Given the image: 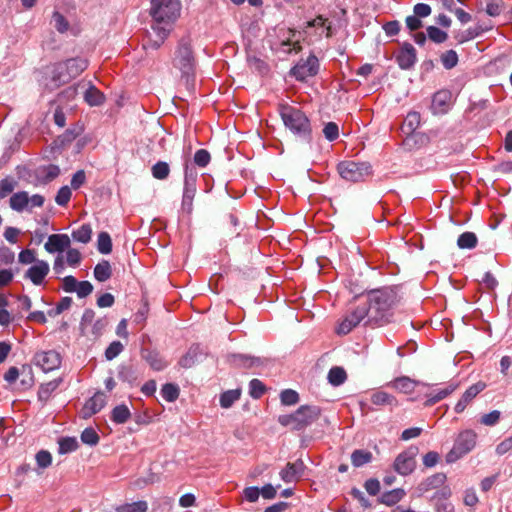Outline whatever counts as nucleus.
Returning a JSON list of instances; mask_svg holds the SVG:
<instances>
[{
  "instance_id": "nucleus-60",
  "label": "nucleus",
  "mask_w": 512,
  "mask_h": 512,
  "mask_svg": "<svg viewBox=\"0 0 512 512\" xmlns=\"http://www.w3.org/2000/svg\"><path fill=\"white\" fill-rule=\"evenodd\" d=\"M323 134L328 141H334L339 136L338 125L334 122H328L323 129Z\"/></svg>"
},
{
  "instance_id": "nucleus-17",
  "label": "nucleus",
  "mask_w": 512,
  "mask_h": 512,
  "mask_svg": "<svg viewBox=\"0 0 512 512\" xmlns=\"http://www.w3.org/2000/svg\"><path fill=\"white\" fill-rule=\"evenodd\" d=\"M486 388V384L484 382H477L471 385L456 403L454 410L456 413H462L468 404L484 389Z\"/></svg>"
},
{
  "instance_id": "nucleus-20",
  "label": "nucleus",
  "mask_w": 512,
  "mask_h": 512,
  "mask_svg": "<svg viewBox=\"0 0 512 512\" xmlns=\"http://www.w3.org/2000/svg\"><path fill=\"white\" fill-rule=\"evenodd\" d=\"M416 50L410 43H405L398 55L396 61L401 69H410L416 62Z\"/></svg>"
},
{
  "instance_id": "nucleus-34",
  "label": "nucleus",
  "mask_w": 512,
  "mask_h": 512,
  "mask_svg": "<svg viewBox=\"0 0 512 512\" xmlns=\"http://www.w3.org/2000/svg\"><path fill=\"white\" fill-rule=\"evenodd\" d=\"M327 378L331 385L340 386L346 381L347 374L342 367L335 366L329 370Z\"/></svg>"
},
{
  "instance_id": "nucleus-18",
  "label": "nucleus",
  "mask_w": 512,
  "mask_h": 512,
  "mask_svg": "<svg viewBox=\"0 0 512 512\" xmlns=\"http://www.w3.org/2000/svg\"><path fill=\"white\" fill-rule=\"evenodd\" d=\"M106 405V395L102 392H97L89 398L84 407L82 408V417L87 419L98 413Z\"/></svg>"
},
{
  "instance_id": "nucleus-55",
  "label": "nucleus",
  "mask_w": 512,
  "mask_h": 512,
  "mask_svg": "<svg viewBox=\"0 0 512 512\" xmlns=\"http://www.w3.org/2000/svg\"><path fill=\"white\" fill-rule=\"evenodd\" d=\"M71 195V188L68 186H63L58 190L57 195L55 197V202L59 206H66L71 199Z\"/></svg>"
},
{
  "instance_id": "nucleus-40",
  "label": "nucleus",
  "mask_w": 512,
  "mask_h": 512,
  "mask_svg": "<svg viewBox=\"0 0 512 512\" xmlns=\"http://www.w3.org/2000/svg\"><path fill=\"white\" fill-rule=\"evenodd\" d=\"M148 505L146 501H137L133 503H125L116 506L117 512H146Z\"/></svg>"
},
{
  "instance_id": "nucleus-64",
  "label": "nucleus",
  "mask_w": 512,
  "mask_h": 512,
  "mask_svg": "<svg viewBox=\"0 0 512 512\" xmlns=\"http://www.w3.org/2000/svg\"><path fill=\"white\" fill-rule=\"evenodd\" d=\"M512 450V435L510 437L505 438L496 446V453L500 456L506 454L507 452Z\"/></svg>"
},
{
  "instance_id": "nucleus-14",
  "label": "nucleus",
  "mask_w": 512,
  "mask_h": 512,
  "mask_svg": "<svg viewBox=\"0 0 512 512\" xmlns=\"http://www.w3.org/2000/svg\"><path fill=\"white\" fill-rule=\"evenodd\" d=\"M452 105V93L449 90L443 89L437 91L432 98L431 109L433 114H445L449 111Z\"/></svg>"
},
{
  "instance_id": "nucleus-37",
  "label": "nucleus",
  "mask_w": 512,
  "mask_h": 512,
  "mask_svg": "<svg viewBox=\"0 0 512 512\" xmlns=\"http://www.w3.org/2000/svg\"><path fill=\"white\" fill-rule=\"evenodd\" d=\"M92 229L89 224H83L78 229L73 230L72 238L74 241L86 244L90 241Z\"/></svg>"
},
{
  "instance_id": "nucleus-54",
  "label": "nucleus",
  "mask_w": 512,
  "mask_h": 512,
  "mask_svg": "<svg viewBox=\"0 0 512 512\" xmlns=\"http://www.w3.org/2000/svg\"><path fill=\"white\" fill-rule=\"evenodd\" d=\"M124 350V345L120 341H113L105 351V357L111 361L116 358Z\"/></svg>"
},
{
  "instance_id": "nucleus-44",
  "label": "nucleus",
  "mask_w": 512,
  "mask_h": 512,
  "mask_svg": "<svg viewBox=\"0 0 512 512\" xmlns=\"http://www.w3.org/2000/svg\"><path fill=\"white\" fill-rule=\"evenodd\" d=\"M446 481V475L444 473H437L428 477L424 483V490L435 489L442 486Z\"/></svg>"
},
{
  "instance_id": "nucleus-56",
  "label": "nucleus",
  "mask_w": 512,
  "mask_h": 512,
  "mask_svg": "<svg viewBox=\"0 0 512 512\" xmlns=\"http://www.w3.org/2000/svg\"><path fill=\"white\" fill-rule=\"evenodd\" d=\"M501 418V412L498 410H493L487 414H484L480 418V423L485 426H495Z\"/></svg>"
},
{
  "instance_id": "nucleus-26",
  "label": "nucleus",
  "mask_w": 512,
  "mask_h": 512,
  "mask_svg": "<svg viewBox=\"0 0 512 512\" xmlns=\"http://www.w3.org/2000/svg\"><path fill=\"white\" fill-rule=\"evenodd\" d=\"M63 62L65 65H67V70L73 79L79 76L84 70H86L89 64L88 60L83 57H75Z\"/></svg>"
},
{
  "instance_id": "nucleus-47",
  "label": "nucleus",
  "mask_w": 512,
  "mask_h": 512,
  "mask_svg": "<svg viewBox=\"0 0 512 512\" xmlns=\"http://www.w3.org/2000/svg\"><path fill=\"white\" fill-rule=\"evenodd\" d=\"M405 495L403 489H394L389 491L382 496V502L386 505L392 506L399 502Z\"/></svg>"
},
{
  "instance_id": "nucleus-53",
  "label": "nucleus",
  "mask_w": 512,
  "mask_h": 512,
  "mask_svg": "<svg viewBox=\"0 0 512 512\" xmlns=\"http://www.w3.org/2000/svg\"><path fill=\"white\" fill-rule=\"evenodd\" d=\"M441 62L446 69L454 68L458 63V55L454 50H448L441 56Z\"/></svg>"
},
{
  "instance_id": "nucleus-61",
  "label": "nucleus",
  "mask_w": 512,
  "mask_h": 512,
  "mask_svg": "<svg viewBox=\"0 0 512 512\" xmlns=\"http://www.w3.org/2000/svg\"><path fill=\"white\" fill-rule=\"evenodd\" d=\"M420 119L418 112H410L405 118L404 125L409 131H414L420 125Z\"/></svg>"
},
{
  "instance_id": "nucleus-27",
  "label": "nucleus",
  "mask_w": 512,
  "mask_h": 512,
  "mask_svg": "<svg viewBox=\"0 0 512 512\" xmlns=\"http://www.w3.org/2000/svg\"><path fill=\"white\" fill-rule=\"evenodd\" d=\"M59 174L60 168L54 164L40 166L36 171L37 178L43 183L51 182L57 178Z\"/></svg>"
},
{
  "instance_id": "nucleus-7",
  "label": "nucleus",
  "mask_w": 512,
  "mask_h": 512,
  "mask_svg": "<svg viewBox=\"0 0 512 512\" xmlns=\"http://www.w3.org/2000/svg\"><path fill=\"white\" fill-rule=\"evenodd\" d=\"M9 204L12 210L21 213L35 207H42L44 197L40 194H34L30 197L26 191H20L10 197Z\"/></svg>"
},
{
  "instance_id": "nucleus-62",
  "label": "nucleus",
  "mask_w": 512,
  "mask_h": 512,
  "mask_svg": "<svg viewBox=\"0 0 512 512\" xmlns=\"http://www.w3.org/2000/svg\"><path fill=\"white\" fill-rule=\"evenodd\" d=\"M72 298L70 297H63L56 305L55 309L53 311L49 312V315L51 316H57L63 313L65 310H68L72 305Z\"/></svg>"
},
{
  "instance_id": "nucleus-22",
  "label": "nucleus",
  "mask_w": 512,
  "mask_h": 512,
  "mask_svg": "<svg viewBox=\"0 0 512 512\" xmlns=\"http://www.w3.org/2000/svg\"><path fill=\"white\" fill-rule=\"evenodd\" d=\"M198 173L189 161L184 164V192L196 193V181Z\"/></svg>"
},
{
  "instance_id": "nucleus-25",
  "label": "nucleus",
  "mask_w": 512,
  "mask_h": 512,
  "mask_svg": "<svg viewBox=\"0 0 512 512\" xmlns=\"http://www.w3.org/2000/svg\"><path fill=\"white\" fill-rule=\"evenodd\" d=\"M457 388V385L454 383H449L443 388H437L431 391L428 395V398L426 400V405L430 406L433 405L442 399L446 398L448 395H450L452 392H454Z\"/></svg>"
},
{
  "instance_id": "nucleus-63",
  "label": "nucleus",
  "mask_w": 512,
  "mask_h": 512,
  "mask_svg": "<svg viewBox=\"0 0 512 512\" xmlns=\"http://www.w3.org/2000/svg\"><path fill=\"white\" fill-rule=\"evenodd\" d=\"M92 291L93 285L89 281H78L77 290H75V292L79 298L87 297Z\"/></svg>"
},
{
  "instance_id": "nucleus-45",
  "label": "nucleus",
  "mask_w": 512,
  "mask_h": 512,
  "mask_svg": "<svg viewBox=\"0 0 512 512\" xmlns=\"http://www.w3.org/2000/svg\"><path fill=\"white\" fill-rule=\"evenodd\" d=\"M198 355V347H191L185 355H183L179 360V365L183 368H190L192 367L196 360Z\"/></svg>"
},
{
  "instance_id": "nucleus-49",
  "label": "nucleus",
  "mask_w": 512,
  "mask_h": 512,
  "mask_svg": "<svg viewBox=\"0 0 512 512\" xmlns=\"http://www.w3.org/2000/svg\"><path fill=\"white\" fill-rule=\"evenodd\" d=\"M266 391V387L259 379H252L249 382V395L254 399H259Z\"/></svg>"
},
{
  "instance_id": "nucleus-1",
  "label": "nucleus",
  "mask_w": 512,
  "mask_h": 512,
  "mask_svg": "<svg viewBox=\"0 0 512 512\" xmlns=\"http://www.w3.org/2000/svg\"><path fill=\"white\" fill-rule=\"evenodd\" d=\"M180 0H151L152 24L146 32L144 49L157 50L165 42L181 14Z\"/></svg>"
},
{
  "instance_id": "nucleus-23",
  "label": "nucleus",
  "mask_w": 512,
  "mask_h": 512,
  "mask_svg": "<svg viewBox=\"0 0 512 512\" xmlns=\"http://www.w3.org/2000/svg\"><path fill=\"white\" fill-rule=\"evenodd\" d=\"M450 496V490L448 488L437 492L434 496L435 499V511L436 512H454V505L448 501Z\"/></svg>"
},
{
  "instance_id": "nucleus-33",
  "label": "nucleus",
  "mask_w": 512,
  "mask_h": 512,
  "mask_svg": "<svg viewBox=\"0 0 512 512\" xmlns=\"http://www.w3.org/2000/svg\"><path fill=\"white\" fill-rule=\"evenodd\" d=\"M130 416V410L126 405H117L111 412V421L115 424H124L128 421Z\"/></svg>"
},
{
  "instance_id": "nucleus-2",
  "label": "nucleus",
  "mask_w": 512,
  "mask_h": 512,
  "mask_svg": "<svg viewBox=\"0 0 512 512\" xmlns=\"http://www.w3.org/2000/svg\"><path fill=\"white\" fill-rule=\"evenodd\" d=\"M367 320L365 324L371 327H381L392 322L394 307L397 301L396 293L390 288L372 290L367 294Z\"/></svg>"
},
{
  "instance_id": "nucleus-16",
  "label": "nucleus",
  "mask_w": 512,
  "mask_h": 512,
  "mask_svg": "<svg viewBox=\"0 0 512 512\" xmlns=\"http://www.w3.org/2000/svg\"><path fill=\"white\" fill-rule=\"evenodd\" d=\"M50 270L48 262L37 260L25 273V277L34 285H41Z\"/></svg>"
},
{
  "instance_id": "nucleus-43",
  "label": "nucleus",
  "mask_w": 512,
  "mask_h": 512,
  "mask_svg": "<svg viewBox=\"0 0 512 512\" xmlns=\"http://www.w3.org/2000/svg\"><path fill=\"white\" fill-rule=\"evenodd\" d=\"M97 249L101 254H109L112 251V240L107 232L99 233Z\"/></svg>"
},
{
  "instance_id": "nucleus-39",
  "label": "nucleus",
  "mask_w": 512,
  "mask_h": 512,
  "mask_svg": "<svg viewBox=\"0 0 512 512\" xmlns=\"http://www.w3.org/2000/svg\"><path fill=\"white\" fill-rule=\"evenodd\" d=\"M59 449L58 452L60 454H68L74 452L79 447L78 441L75 437H63L59 439Z\"/></svg>"
},
{
  "instance_id": "nucleus-31",
  "label": "nucleus",
  "mask_w": 512,
  "mask_h": 512,
  "mask_svg": "<svg viewBox=\"0 0 512 512\" xmlns=\"http://www.w3.org/2000/svg\"><path fill=\"white\" fill-rule=\"evenodd\" d=\"M94 277L99 282L107 281L112 275V268L107 260L100 261L93 271Z\"/></svg>"
},
{
  "instance_id": "nucleus-38",
  "label": "nucleus",
  "mask_w": 512,
  "mask_h": 512,
  "mask_svg": "<svg viewBox=\"0 0 512 512\" xmlns=\"http://www.w3.org/2000/svg\"><path fill=\"white\" fill-rule=\"evenodd\" d=\"M241 396L240 389L227 390L220 395V405L223 408H230Z\"/></svg>"
},
{
  "instance_id": "nucleus-52",
  "label": "nucleus",
  "mask_w": 512,
  "mask_h": 512,
  "mask_svg": "<svg viewBox=\"0 0 512 512\" xmlns=\"http://www.w3.org/2000/svg\"><path fill=\"white\" fill-rule=\"evenodd\" d=\"M17 186V182L11 178L6 177L0 181V199L9 195Z\"/></svg>"
},
{
  "instance_id": "nucleus-58",
  "label": "nucleus",
  "mask_w": 512,
  "mask_h": 512,
  "mask_svg": "<svg viewBox=\"0 0 512 512\" xmlns=\"http://www.w3.org/2000/svg\"><path fill=\"white\" fill-rule=\"evenodd\" d=\"M35 459L38 467L42 469L49 467L52 463V455L47 450H40L36 454Z\"/></svg>"
},
{
  "instance_id": "nucleus-6",
  "label": "nucleus",
  "mask_w": 512,
  "mask_h": 512,
  "mask_svg": "<svg viewBox=\"0 0 512 512\" xmlns=\"http://www.w3.org/2000/svg\"><path fill=\"white\" fill-rule=\"evenodd\" d=\"M337 169L343 179L351 182L361 181L371 173L369 164L355 161L340 162Z\"/></svg>"
},
{
  "instance_id": "nucleus-5",
  "label": "nucleus",
  "mask_w": 512,
  "mask_h": 512,
  "mask_svg": "<svg viewBox=\"0 0 512 512\" xmlns=\"http://www.w3.org/2000/svg\"><path fill=\"white\" fill-rule=\"evenodd\" d=\"M174 66L181 71L183 76L189 77L194 74L195 59L190 38L184 37L179 41L175 52Z\"/></svg>"
},
{
  "instance_id": "nucleus-13",
  "label": "nucleus",
  "mask_w": 512,
  "mask_h": 512,
  "mask_svg": "<svg viewBox=\"0 0 512 512\" xmlns=\"http://www.w3.org/2000/svg\"><path fill=\"white\" fill-rule=\"evenodd\" d=\"M294 413H300L296 419L295 430H301L318 419L320 409L317 406L302 405Z\"/></svg>"
},
{
  "instance_id": "nucleus-57",
  "label": "nucleus",
  "mask_w": 512,
  "mask_h": 512,
  "mask_svg": "<svg viewBox=\"0 0 512 512\" xmlns=\"http://www.w3.org/2000/svg\"><path fill=\"white\" fill-rule=\"evenodd\" d=\"M210 159V153L207 150L199 149L195 152L193 161L195 165L204 168L209 164Z\"/></svg>"
},
{
  "instance_id": "nucleus-19",
  "label": "nucleus",
  "mask_w": 512,
  "mask_h": 512,
  "mask_svg": "<svg viewBox=\"0 0 512 512\" xmlns=\"http://www.w3.org/2000/svg\"><path fill=\"white\" fill-rule=\"evenodd\" d=\"M70 243L67 234H52L48 237L44 247L48 253L63 252L70 247Z\"/></svg>"
},
{
  "instance_id": "nucleus-35",
  "label": "nucleus",
  "mask_w": 512,
  "mask_h": 512,
  "mask_svg": "<svg viewBox=\"0 0 512 512\" xmlns=\"http://www.w3.org/2000/svg\"><path fill=\"white\" fill-rule=\"evenodd\" d=\"M51 24L61 34L68 32L70 29L68 20L59 11L53 12Z\"/></svg>"
},
{
  "instance_id": "nucleus-36",
  "label": "nucleus",
  "mask_w": 512,
  "mask_h": 512,
  "mask_svg": "<svg viewBox=\"0 0 512 512\" xmlns=\"http://www.w3.org/2000/svg\"><path fill=\"white\" fill-rule=\"evenodd\" d=\"M372 453L367 450L358 449L351 454V462L354 467H361L372 460Z\"/></svg>"
},
{
  "instance_id": "nucleus-9",
  "label": "nucleus",
  "mask_w": 512,
  "mask_h": 512,
  "mask_svg": "<svg viewBox=\"0 0 512 512\" xmlns=\"http://www.w3.org/2000/svg\"><path fill=\"white\" fill-rule=\"evenodd\" d=\"M66 66L64 62H58L49 68L47 72L48 82L46 83L49 89L59 88L73 79Z\"/></svg>"
},
{
  "instance_id": "nucleus-50",
  "label": "nucleus",
  "mask_w": 512,
  "mask_h": 512,
  "mask_svg": "<svg viewBox=\"0 0 512 512\" xmlns=\"http://www.w3.org/2000/svg\"><path fill=\"white\" fill-rule=\"evenodd\" d=\"M427 35L429 39L435 43H443L448 37L445 31L436 26H429L427 28Z\"/></svg>"
},
{
  "instance_id": "nucleus-12",
  "label": "nucleus",
  "mask_w": 512,
  "mask_h": 512,
  "mask_svg": "<svg viewBox=\"0 0 512 512\" xmlns=\"http://www.w3.org/2000/svg\"><path fill=\"white\" fill-rule=\"evenodd\" d=\"M61 360V355L55 350L39 351L34 355V364L45 373L58 369Z\"/></svg>"
},
{
  "instance_id": "nucleus-21",
  "label": "nucleus",
  "mask_w": 512,
  "mask_h": 512,
  "mask_svg": "<svg viewBox=\"0 0 512 512\" xmlns=\"http://www.w3.org/2000/svg\"><path fill=\"white\" fill-rule=\"evenodd\" d=\"M142 357L155 371H162L168 366V362L155 350H143Z\"/></svg>"
},
{
  "instance_id": "nucleus-30",
  "label": "nucleus",
  "mask_w": 512,
  "mask_h": 512,
  "mask_svg": "<svg viewBox=\"0 0 512 512\" xmlns=\"http://www.w3.org/2000/svg\"><path fill=\"white\" fill-rule=\"evenodd\" d=\"M234 361L244 368L261 367L265 364V359L263 358L244 354L235 355Z\"/></svg>"
},
{
  "instance_id": "nucleus-41",
  "label": "nucleus",
  "mask_w": 512,
  "mask_h": 512,
  "mask_svg": "<svg viewBox=\"0 0 512 512\" xmlns=\"http://www.w3.org/2000/svg\"><path fill=\"white\" fill-rule=\"evenodd\" d=\"M457 245L461 249H472L477 245V236L473 232L462 233L457 240Z\"/></svg>"
},
{
  "instance_id": "nucleus-3",
  "label": "nucleus",
  "mask_w": 512,
  "mask_h": 512,
  "mask_svg": "<svg viewBox=\"0 0 512 512\" xmlns=\"http://www.w3.org/2000/svg\"><path fill=\"white\" fill-rule=\"evenodd\" d=\"M280 116L285 127L295 136L309 142L311 140V123L308 117L300 109L282 105Z\"/></svg>"
},
{
  "instance_id": "nucleus-10",
  "label": "nucleus",
  "mask_w": 512,
  "mask_h": 512,
  "mask_svg": "<svg viewBox=\"0 0 512 512\" xmlns=\"http://www.w3.org/2000/svg\"><path fill=\"white\" fill-rule=\"evenodd\" d=\"M366 305L359 306L353 311L349 312L343 320L339 323L336 332L339 335H346L352 331L358 324H360L365 318L367 319Z\"/></svg>"
},
{
  "instance_id": "nucleus-59",
  "label": "nucleus",
  "mask_w": 512,
  "mask_h": 512,
  "mask_svg": "<svg viewBox=\"0 0 512 512\" xmlns=\"http://www.w3.org/2000/svg\"><path fill=\"white\" fill-rule=\"evenodd\" d=\"M503 9V0H488L486 5V13L489 16L496 17L500 15Z\"/></svg>"
},
{
  "instance_id": "nucleus-29",
  "label": "nucleus",
  "mask_w": 512,
  "mask_h": 512,
  "mask_svg": "<svg viewBox=\"0 0 512 512\" xmlns=\"http://www.w3.org/2000/svg\"><path fill=\"white\" fill-rule=\"evenodd\" d=\"M370 400L376 406H384V405L395 406V405H397L396 398L393 395H391L385 391H382V390L374 391L371 394Z\"/></svg>"
},
{
  "instance_id": "nucleus-48",
  "label": "nucleus",
  "mask_w": 512,
  "mask_h": 512,
  "mask_svg": "<svg viewBox=\"0 0 512 512\" xmlns=\"http://www.w3.org/2000/svg\"><path fill=\"white\" fill-rule=\"evenodd\" d=\"M81 441L89 446H95L99 442V436L92 427L85 428L81 433Z\"/></svg>"
},
{
  "instance_id": "nucleus-11",
  "label": "nucleus",
  "mask_w": 512,
  "mask_h": 512,
  "mask_svg": "<svg viewBox=\"0 0 512 512\" xmlns=\"http://www.w3.org/2000/svg\"><path fill=\"white\" fill-rule=\"evenodd\" d=\"M319 61L316 56L310 55L306 60L298 62L292 69L291 75L297 80L304 81L318 73Z\"/></svg>"
},
{
  "instance_id": "nucleus-51",
  "label": "nucleus",
  "mask_w": 512,
  "mask_h": 512,
  "mask_svg": "<svg viewBox=\"0 0 512 512\" xmlns=\"http://www.w3.org/2000/svg\"><path fill=\"white\" fill-rule=\"evenodd\" d=\"M280 400L283 405L291 406L299 401V395L295 390L285 389L280 394Z\"/></svg>"
},
{
  "instance_id": "nucleus-28",
  "label": "nucleus",
  "mask_w": 512,
  "mask_h": 512,
  "mask_svg": "<svg viewBox=\"0 0 512 512\" xmlns=\"http://www.w3.org/2000/svg\"><path fill=\"white\" fill-rule=\"evenodd\" d=\"M84 100L90 106H99L104 100V94L89 82V86L84 92Z\"/></svg>"
},
{
  "instance_id": "nucleus-46",
  "label": "nucleus",
  "mask_w": 512,
  "mask_h": 512,
  "mask_svg": "<svg viewBox=\"0 0 512 512\" xmlns=\"http://www.w3.org/2000/svg\"><path fill=\"white\" fill-rule=\"evenodd\" d=\"M161 395L166 401L173 402L179 396V388L175 384L167 383L162 386Z\"/></svg>"
},
{
  "instance_id": "nucleus-15",
  "label": "nucleus",
  "mask_w": 512,
  "mask_h": 512,
  "mask_svg": "<svg viewBox=\"0 0 512 512\" xmlns=\"http://www.w3.org/2000/svg\"><path fill=\"white\" fill-rule=\"evenodd\" d=\"M306 466L302 460L293 463H287L286 467L280 471V478L285 483L297 482L304 475Z\"/></svg>"
},
{
  "instance_id": "nucleus-8",
  "label": "nucleus",
  "mask_w": 512,
  "mask_h": 512,
  "mask_svg": "<svg viewBox=\"0 0 512 512\" xmlns=\"http://www.w3.org/2000/svg\"><path fill=\"white\" fill-rule=\"evenodd\" d=\"M417 453L418 449L416 447H409L401 452L394 461V470L402 476L411 474L416 466L415 457Z\"/></svg>"
},
{
  "instance_id": "nucleus-4",
  "label": "nucleus",
  "mask_w": 512,
  "mask_h": 512,
  "mask_svg": "<svg viewBox=\"0 0 512 512\" xmlns=\"http://www.w3.org/2000/svg\"><path fill=\"white\" fill-rule=\"evenodd\" d=\"M477 438V433L472 429L460 431L455 438L452 449L446 456L447 462H455L470 453L476 447Z\"/></svg>"
},
{
  "instance_id": "nucleus-42",
  "label": "nucleus",
  "mask_w": 512,
  "mask_h": 512,
  "mask_svg": "<svg viewBox=\"0 0 512 512\" xmlns=\"http://www.w3.org/2000/svg\"><path fill=\"white\" fill-rule=\"evenodd\" d=\"M151 171L155 179L165 180L169 176L170 167L167 162L158 161L152 166Z\"/></svg>"
},
{
  "instance_id": "nucleus-32",
  "label": "nucleus",
  "mask_w": 512,
  "mask_h": 512,
  "mask_svg": "<svg viewBox=\"0 0 512 512\" xmlns=\"http://www.w3.org/2000/svg\"><path fill=\"white\" fill-rule=\"evenodd\" d=\"M61 382H62V379L57 378V379H54L52 381L42 384L38 391L39 400L47 401L50 398L51 394L59 387Z\"/></svg>"
},
{
  "instance_id": "nucleus-24",
  "label": "nucleus",
  "mask_w": 512,
  "mask_h": 512,
  "mask_svg": "<svg viewBox=\"0 0 512 512\" xmlns=\"http://www.w3.org/2000/svg\"><path fill=\"white\" fill-rule=\"evenodd\" d=\"M417 382L409 377L402 376L389 382L387 386L405 394H410L414 391Z\"/></svg>"
}]
</instances>
